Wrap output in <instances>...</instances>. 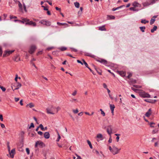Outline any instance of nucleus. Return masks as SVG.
Instances as JSON below:
<instances>
[{"label":"nucleus","instance_id":"f257e3e1","mask_svg":"<svg viewBox=\"0 0 159 159\" xmlns=\"http://www.w3.org/2000/svg\"><path fill=\"white\" fill-rule=\"evenodd\" d=\"M139 95L140 97L143 98H150V95L149 94L146 93L143 90H140L139 92Z\"/></svg>","mask_w":159,"mask_h":159},{"label":"nucleus","instance_id":"f03ea898","mask_svg":"<svg viewBox=\"0 0 159 159\" xmlns=\"http://www.w3.org/2000/svg\"><path fill=\"white\" fill-rule=\"evenodd\" d=\"M120 148H118L115 146H113V149L111 152L113 155H115L118 153L120 151Z\"/></svg>","mask_w":159,"mask_h":159},{"label":"nucleus","instance_id":"7ed1b4c3","mask_svg":"<svg viewBox=\"0 0 159 159\" xmlns=\"http://www.w3.org/2000/svg\"><path fill=\"white\" fill-rule=\"evenodd\" d=\"M47 112L48 114H54L55 113V107H52L51 108H47Z\"/></svg>","mask_w":159,"mask_h":159},{"label":"nucleus","instance_id":"20e7f679","mask_svg":"<svg viewBox=\"0 0 159 159\" xmlns=\"http://www.w3.org/2000/svg\"><path fill=\"white\" fill-rule=\"evenodd\" d=\"M39 23L43 24V25H45L47 26H49L51 25V23L48 20H40L39 21Z\"/></svg>","mask_w":159,"mask_h":159},{"label":"nucleus","instance_id":"39448f33","mask_svg":"<svg viewBox=\"0 0 159 159\" xmlns=\"http://www.w3.org/2000/svg\"><path fill=\"white\" fill-rule=\"evenodd\" d=\"M31 1H30L29 0H25L24 3H23V5L24 6V9L25 11H26V7L25 3L27 5L28 7H30L31 5Z\"/></svg>","mask_w":159,"mask_h":159},{"label":"nucleus","instance_id":"423d86ee","mask_svg":"<svg viewBox=\"0 0 159 159\" xmlns=\"http://www.w3.org/2000/svg\"><path fill=\"white\" fill-rule=\"evenodd\" d=\"M36 48V47L35 45H31L29 51V53L31 54H32L35 51Z\"/></svg>","mask_w":159,"mask_h":159},{"label":"nucleus","instance_id":"0eeeda50","mask_svg":"<svg viewBox=\"0 0 159 159\" xmlns=\"http://www.w3.org/2000/svg\"><path fill=\"white\" fill-rule=\"evenodd\" d=\"M14 51V50L11 51L6 50L4 52L3 55V57H5L6 56H8L10 54H11Z\"/></svg>","mask_w":159,"mask_h":159},{"label":"nucleus","instance_id":"6e6552de","mask_svg":"<svg viewBox=\"0 0 159 159\" xmlns=\"http://www.w3.org/2000/svg\"><path fill=\"white\" fill-rule=\"evenodd\" d=\"M25 25H29L31 26L35 27L36 26V24L35 22H34L32 21H30L29 19V21H27V23H25Z\"/></svg>","mask_w":159,"mask_h":159},{"label":"nucleus","instance_id":"1a4fd4ad","mask_svg":"<svg viewBox=\"0 0 159 159\" xmlns=\"http://www.w3.org/2000/svg\"><path fill=\"white\" fill-rule=\"evenodd\" d=\"M107 132L111 136L112 133V129L111 125H109L107 127Z\"/></svg>","mask_w":159,"mask_h":159},{"label":"nucleus","instance_id":"9d476101","mask_svg":"<svg viewBox=\"0 0 159 159\" xmlns=\"http://www.w3.org/2000/svg\"><path fill=\"white\" fill-rule=\"evenodd\" d=\"M97 61L104 65H106L107 63V61L103 59H100L98 60Z\"/></svg>","mask_w":159,"mask_h":159},{"label":"nucleus","instance_id":"9b49d317","mask_svg":"<svg viewBox=\"0 0 159 159\" xmlns=\"http://www.w3.org/2000/svg\"><path fill=\"white\" fill-rule=\"evenodd\" d=\"M15 153V149H12L11 151L10 152L9 151V154L10 156L11 157L13 158L14 157V155Z\"/></svg>","mask_w":159,"mask_h":159},{"label":"nucleus","instance_id":"f8f14e48","mask_svg":"<svg viewBox=\"0 0 159 159\" xmlns=\"http://www.w3.org/2000/svg\"><path fill=\"white\" fill-rule=\"evenodd\" d=\"M144 101L152 103H154L155 102L157 101V100H153L149 99H145L144 100Z\"/></svg>","mask_w":159,"mask_h":159},{"label":"nucleus","instance_id":"ddd939ff","mask_svg":"<svg viewBox=\"0 0 159 159\" xmlns=\"http://www.w3.org/2000/svg\"><path fill=\"white\" fill-rule=\"evenodd\" d=\"M17 85H16V88L14 89H13V86L12 87V89L14 91L15 90H17V89H18L21 86V84L20 83L18 82V83H17Z\"/></svg>","mask_w":159,"mask_h":159},{"label":"nucleus","instance_id":"4468645a","mask_svg":"<svg viewBox=\"0 0 159 159\" xmlns=\"http://www.w3.org/2000/svg\"><path fill=\"white\" fill-rule=\"evenodd\" d=\"M44 137L46 139H48L50 137V134L48 132H46L44 134Z\"/></svg>","mask_w":159,"mask_h":159},{"label":"nucleus","instance_id":"2eb2a0df","mask_svg":"<svg viewBox=\"0 0 159 159\" xmlns=\"http://www.w3.org/2000/svg\"><path fill=\"white\" fill-rule=\"evenodd\" d=\"M132 5L134 7H140L141 6V5L138 3L137 2H134L132 4Z\"/></svg>","mask_w":159,"mask_h":159},{"label":"nucleus","instance_id":"dca6fc26","mask_svg":"<svg viewBox=\"0 0 159 159\" xmlns=\"http://www.w3.org/2000/svg\"><path fill=\"white\" fill-rule=\"evenodd\" d=\"M21 19L22 20V23L24 24L25 23H27V21H29V19L27 18H21Z\"/></svg>","mask_w":159,"mask_h":159},{"label":"nucleus","instance_id":"f3484780","mask_svg":"<svg viewBox=\"0 0 159 159\" xmlns=\"http://www.w3.org/2000/svg\"><path fill=\"white\" fill-rule=\"evenodd\" d=\"M151 109H149L148 111L146 113L145 115L146 116L149 117L151 114Z\"/></svg>","mask_w":159,"mask_h":159},{"label":"nucleus","instance_id":"a211bd4d","mask_svg":"<svg viewBox=\"0 0 159 159\" xmlns=\"http://www.w3.org/2000/svg\"><path fill=\"white\" fill-rule=\"evenodd\" d=\"M13 60L16 62H17L20 60V57L18 56H16L14 57L13 58Z\"/></svg>","mask_w":159,"mask_h":159},{"label":"nucleus","instance_id":"6ab92c4d","mask_svg":"<svg viewBox=\"0 0 159 159\" xmlns=\"http://www.w3.org/2000/svg\"><path fill=\"white\" fill-rule=\"evenodd\" d=\"M118 73L122 77L124 76L125 75V73L123 71H118Z\"/></svg>","mask_w":159,"mask_h":159},{"label":"nucleus","instance_id":"aec40b11","mask_svg":"<svg viewBox=\"0 0 159 159\" xmlns=\"http://www.w3.org/2000/svg\"><path fill=\"white\" fill-rule=\"evenodd\" d=\"M99 30L101 31H105L106 29L105 28V26L103 25L101 26H99Z\"/></svg>","mask_w":159,"mask_h":159},{"label":"nucleus","instance_id":"412c9836","mask_svg":"<svg viewBox=\"0 0 159 159\" xmlns=\"http://www.w3.org/2000/svg\"><path fill=\"white\" fill-rule=\"evenodd\" d=\"M84 55H85L86 56L91 57L93 58L94 57H95L94 55H91V54L89 53L88 52H85L84 53Z\"/></svg>","mask_w":159,"mask_h":159},{"label":"nucleus","instance_id":"4be33fe9","mask_svg":"<svg viewBox=\"0 0 159 159\" xmlns=\"http://www.w3.org/2000/svg\"><path fill=\"white\" fill-rule=\"evenodd\" d=\"M17 2H18V7L19 8L21 11H22L23 10V7L21 3L19 1H18Z\"/></svg>","mask_w":159,"mask_h":159},{"label":"nucleus","instance_id":"5701e85b","mask_svg":"<svg viewBox=\"0 0 159 159\" xmlns=\"http://www.w3.org/2000/svg\"><path fill=\"white\" fill-rule=\"evenodd\" d=\"M40 128H41V130H42L43 131H44L45 130H46L47 129V127H45L44 128L43 127V126L42 124H40L39 125Z\"/></svg>","mask_w":159,"mask_h":159},{"label":"nucleus","instance_id":"b1692460","mask_svg":"<svg viewBox=\"0 0 159 159\" xmlns=\"http://www.w3.org/2000/svg\"><path fill=\"white\" fill-rule=\"evenodd\" d=\"M97 138L99 139H100L101 140H102L103 139V136L102 134H99L97 135Z\"/></svg>","mask_w":159,"mask_h":159},{"label":"nucleus","instance_id":"393cba45","mask_svg":"<svg viewBox=\"0 0 159 159\" xmlns=\"http://www.w3.org/2000/svg\"><path fill=\"white\" fill-rule=\"evenodd\" d=\"M157 26L156 25L154 26L153 28L151 30V32L152 33H153L154 31H156L157 30Z\"/></svg>","mask_w":159,"mask_h":159},{"label":"nucleus","instance_id":"a878e982","mask_svg":"<svg viewBox=\"0 0 159 159\" xmlns=\"http://www.w3.org/2000/svg\"><path fill=\"white\" fill-rule=\"evenodd\" d=\"M158 129L156 128L152 131V134H155L157 133L158 132Z\"/></svg>","mask_w":159,"mask_h":159},{"label":"nucleus","instance_id":"bb28decb","mask_svg":"<svg viewBox=\"0 0 159 159\" xmlns=\"http://www.w3.org/2000/svg\"><path fill=\"white\" fill-rule=\"evenodd\" d=\"M129 9L130 10L133 11H139L138 9H136L135 7H131Z\"/></svg>","mask_w":159,"mask_h":159},{"label":"nucleus","instance_id":"cd10ccee","mask_svg":"<svg viewBox=\"0 0 159 159\" xmlns=\"http://www.w3.org/2000/svg\"><path fill=\"white\" fill-rule=\"evenodd\" d=\"M139 29L142 32H143L145 31L144 30L146 29V27L145 26H141L139 27Z\"/></svg>","mask_w":159,"mask_h":159},{"label":"nucleus","instance_id":"c85d7f7f","mask_svg":"<svg viewBox=\"0 0 159 159\" xmlns=\"http://www.w3.org/2000/svg\"><path fill=\"white\" fill-rule=\"evenodd\" d=\"M141 22L142 23L145 24L147 23H148V20H146L145 19H142L141 20Z\"/></svg>","mask_w":159,"mask_h":159},{"label":"nucleus","instance_id":"c756f323","mask_svg":"<svg viewBox=\"0 0 159 159\" xmlns=\"http://www.w3.org/2000/svg\"><path fill=\"white\" fill-rule=\"evenodd\" d=\"M74 5L75 7L77 8H79L80 7V4L79 2H76L74 3Z\"/></svg>","mask_w":159,"mask_h":159},{"label":"nucleus","instance_id":"7c9ffc66","mask_svg":"<svg viewBox=\"0 0 159 159\" xmlns=\"http://www.w3.org/2000/svg\"><path fill=\"white\" fill-rule=\"evenodd\" d=\"M61 51H64L66 50V48L64 47H62L59 48Z\"/></svg>","mask_w":159,"mask_h":159},{"label":"nucleus","instance_id":"2f4dec72","mask_svg":"<svg viewBox=\"0 0 159 159\" xmlns=\"http://www.w3.org/2000/svg\"><path fill=\"white\" fill-rule=\"evenodd\" d=\"M87 143H88V144L89 145L90 148L91 149H92L93 147H92V145L91 144V142L89 140H87Z\"/></svg>","mask_w":159,"mask_h":159},{"label":"nucleus","instance_id":"473e14b6","mask_svg":"<svg viewBox=\"0 0 159 159\" xmlns=\"http://www.w3.org/2000/svg\"><path fill=\"white\" fill-rule=\"evenodd\" d=\"M110 107L111 110H114V109L115 108V106L113 104H110Z\"/></svg>","mask_w":159,"mask_h":159},{"label":"nucleus","instance_id":"72a5a7b5","mask_svg":"<svg viewBox=\"0 0 159 159\" xmlns=\"http://www.w3.org/2000/svg\"><path fill=\"white\" fill-rule=\"evenodd\" d=\"M124 6H120L119 7H117V8H113L112 9V10L113 11H115L116 10H118L119 8H121V7H122Z\"/></svg>","mask_w":159,"mask_h":159},{"label":"nucleus","instance_id":"f704fd0d","mask_svg":"<svg viewBox=\"0 0 159 159\" xmlns=\"http://www.w3.org/2000/svg\"><path fill=\"white\" fill-rule=\"evenodd\" d=\"M155 20L154 19H152L150 21V24L152 25V24L154 23V22L155 21Z\"/></svg>","mask_w":159,"mask_h":159},{"label":"nucleus","instance_id":"c9c22d12","mask_svg":"<svg viewBox=\"0 0 159 159\" xmlns=\"http://www.w3.org/2000/svg\"><path fill=\"white\" fill-rule=\"evenodd\" d=\"M57 24L59 25H67V24L66 23H61L59 22H57Z\"/></svg>","mask_w":159,"mask_h":159},{"label":"nucleus","instance_id":"e433bc0d","mask_svg":"<svg viewBox=\"0 0 159 159\" xmlns=\"http://www.w3.org/2000/svg\"><path fill=\"white\" fill-rule=\"evenodd\" d=\"M28 105L30 107L32 108V107H34V104L32 103H30Z\"/></svg>","mask_w":159,"mask_h":159},{"label":"nucleus","instance_id":"4c0bfd02","mask_svg":"<svg viewBox=\"0 0 159 159\" xmlns=\"http://www.w3.org/2000/svg\"><path fill=\"white\" fill-rule=\"evenodd\" d=\"M70 101L72 102H78L77 100L76 99L72 98L71 100H70Z\"/></svg>","mask_w":159,"mask_h":159},{"label":"nucleus","instance_id":"58836bf2","mask_svg":"<svg viewBox=\"0 0 159 159\" xmlns=\"http://www.w3.org/2000/svg\"><path fill=\"white\" fill-rule=\"evenodd\" d=\"M37 142H39L38 143V145H40L41 146H43V145L44 144V143L41 141H37Z\"/></svg>","mask_w":159,"mask_h":159},{"label":"nucleus","instance_id":"ea45409f","mask_svg":"<svg viewBox=\"0 0 159 159\" xmlns=\"http://www.w3.org/2000/svg\"><path fill=\"white\" fill-rule=\"evenodd\" d=\"M100 110L101 111V114L103 116H105V112L103 111L102 110V109H100Z\"/></svg>","mask_w":159,"mask_h":159},{"label":"nucleus","instance_id":"a19ab883","mask_svg":"<svg viewBox=\"0 0 159 159\" xmlns=\"http://www.w3.org/2000/svg\"><path fill=\"white\" fill-rule=\"evenodd\" d=\"M82 61L83 62V64H84L85 66H86V67H88V65L87 63H86V62L83 59L82 60Z\"/></svg>","mask_w":159,"mask_h":159},{"label":"nucleus","instance_id":"79ce46f5","mask_svg":"<svg viewBox=\"0 0 159 159\" xmlns=\"http://www.w3.org/2000/svg\"><path fill=\"white\" fill-rule=\"evenodd\" d=\"M56 110V111H55L56 113H57L58 111L61 109V108L60 107H58L56 108L55 107V110Z\"/></svg>","mask_w":159,"mask_h":159},{"label":"nucleus","instance_id":"37998d69","mask_svg":"<svg viewBox=\"0 0 159 159\" xmlns=\"http://www.w3.org/2000/svg\"><path fill=\"white\" fill-rule=\"evenodd\" d=\"M83 7H80V11H79L78 12V14H81V13H82V12L83 11Z\"/></svg>","mask_w":159,"mask_h":159},{"label":"nucleus","instance_id":"c03bdc74","mask_svg":"<svg viewBox=\"0 0 159 159\" xmlns=\"http://www.w3.org/2000/svg\"><path fill=\"white\" fill-rule=\"evenodd\" d=\"M0 88L3 92L5 91L6 90V88H5L1 85H0Z\"/></svg>","mask_w":159,"mask_h":159},{"label":"nucleus","instance_id":"a18cd8bd","mask_svg":"<svg viewBox=\"0 0 159 159\" xmlns=\"http://www.w3.org/2000/svg\"><path fill=\"white\" fill-rule=\"evenodd\" d=\"M133 86L134 87H135L136 88H138V89L141 88V86H140V85H134Z\"/></svg>","mask_w":159,"mask_h":159},{"label":"nucleus","instance_id":"49530a36","mask_svg":"<svg viewBox=\"0 0 159 159\" xmlns=\"http://www.w3.org/2000/svg\"><path fill=\"white\" fill-rule=\"evenodd\" d=\"M2 49L1 46H0V56H2Z\"/></svg>","mask_w":159,"mask_h":159},{"label":"nucleus","instance_id":"de8ad7c7","mask_svg":"<svg viewBox=\"0 0 159 159\" xmlns=\"http://www.w3.org/2000/svg\"><path fill=\"white\" fill-rule=\"evenodd\" d=\"M58 138L56 140L57 142H58L59 141V140L61 139V136L60 135V134H58Z\"/></svg>","mask_w":159,"mask_h":159},{"label":"nucleus","instance_id":"09e8293b","mask_svg":"<svg viewBox=\"0 0 159 159\" xmlns=\"http://www.w3.org/2000/svg\"><path fill=\"white\" fill-rule=\"evenodd\" d=\"M10 18L11 19H16V18H17V17L16 16H14L12 15H10Z\"/></svg>","mask_w":159,"mask_h":159},{"label":"nucleus","instance_id":"8fccbe9b","mask_svg":"<svg viewBox=\"0 0 159 159\" xmlns=\"http://www.w3.org/2000/svg\"><path fill=\"white\" fill-rule=\"evenodd\" d=\"M77 93V91L76 90H75L73 93L72 94V95L75 96L76 95Z\"/></svg>","mask_w":159,"mask_h":159},{"label":"nucleus","instance_id":"3c124183","mask_svg":"<svg viewBox=\"0 0 159 159\" xmlns=\"http://www.w3.org/2000/svg\"><path fill=\"white\" fill-rule=\"evenodd\" d=\"M73 112L75 113V114H76V113H77L79 111H78V109H76V110H73Z\"/></svg>","mask_w":159,"mask_h":159},{"label":"nucleus","instance_id":"603ef678","mask_svg":"<svg viewBox=\"0 0 159 159\" xmlns=\"http://www.w3.org/2000/svg\"><path fill=\"white\" fill-rule=\"evenodd\" d=\"M155 123L154 122H151L150 123V125L151 127H154V126L152 125H154Z\"/></svg>","mask_w":159,"mask_h":159},{"label":"nucleus","instance_id":"864d4df0","mask_svg":"<svg viewBox=\"0 0 159 159\" xmlns=\"http://www.w3.org/2000/svg\"><path fill=\"white\" fill-rule=\"evenodd\" d=\"M31 127H33V128L34 127V125L33 123H31L30 125V127H29V128L30 129Z\"/></svg>","mask_w":159,"mask_h":159},{"label":"nucleus","instance_id":"5fc2aeb1","mask_svg":"<svg viewBox=\"0 0 159 159\" xmlns=\"http://www.w3.org/2000/svg\"><path fill=\"white\" fill-rule=\"evenodd\" d=\"M26 152L28 154H30V150L29 148H27L26 149Z\"/></svg>","mask_w":159,"mask_h":159},{"label":"nucleus","instance_id":"6e6d98bb","mask_svg":"<svg viewBox=\"0 0 159 159\" xmlns=\"http://www.w3.org/2000/svg\"><path fill=\"white\" fill-rule=\"evenodd\" d=\"M44 2H48L49 5H52V2H49V1L48 0H46V1H44Z\"/></svg>","mask_w":159,"mask_h":159},{"label":"nucleus","instance_id":"4d7b16f0","mask_svg":"<svg viewBox=\"0 0 159 159\" xmlns=\"http://www.w3.org/2000/svg\"><path fill=\"white\" fill-rule=\"evenodd\" d=\"M0 120L2 121H3V116L1 114L0 115Z\"/></svg>","mask_w":159,"mask_h":159},{"label":"nucleus","instance_id":"13d9d810","mask_svg":"<svg viewBox=\"0 0 159 159\" xmlns=\"http://www.w3.org/2000/svg\"><path fill=\"white\" fill-rule=\"evenodd\" d=\"M42 7L44 8V10L45 11H48V9L45 7L43 6H42Z\"/></svg>","mask_w":159,"mask_h":159},{"label":"nucleus","instance_id":"bf43d9fd","mask_svg":"<svg viewBox=\"0 0 159 159\" xmlns=\"http://www.w3.org/2000/svg\"><path fill=\"white\" fill-rule=\"evenodd\" d=\"M71 51H74L75 52H77V50L76 49L74 48H71Z\"/></svg>","mask_w":159,"mask_h":159},{"label":"nucleus","instance_id":"052dcab7","mask_svg":"<svg viewBox=\"0 0 159 159\" xmlns=\"http://www.w3.org/2000/svg\"><path fill=\"white\" fill-rule=\"evenodd\" d=\"M103 87H104V88H105V89H107V85L106 84H105V83H103Z\"/></svg>","mask_w":159,"mask_h":159},{"label":"nucleus","instance_id":"680f3d73","mask_svg":"<svg viewBox=\"0 0 159 159\" xmlns=\"http://www.w3.org/2000/svg\"><path fill=\"white\" fill-rule=\"evenodd\" d=\"M38 133L40 135H42L43 134V132L40 131H38Z\"/></svg>","mask_w":159,"mask_h":159},{"label":"nucleus","instance_id":"e2e57ef3","mask_svg":"<svg viewBox=\"0 0 159 159\" xmlns=\"http://www.w3.org/2000/svg\"><path fill=\"white\" fill-rule=\"evenodd\" d=\"M54 48L53 47H48L47 48V50H50Z\"/></svg>","mask_w":159,"mask_h":159},{"label":"nucleus","instance_id":"0e129e2a","mask_svg":"<svg viewBox=\"0 0 159 159\" xmlns=\"http://www.w3.org/2000/svg\"><path fill=\"white\" fill-rule=\"evenodd\" d=\"M77 62L79 63H80L82 65H83V62H81L79 60H77Z\"/></svg>","mask_w":159,"mask_h":159},{"label":"nucleus","instance_id":"69168bd1","mask_svg":"<svg viewBox=\"0 0 159 159\" xmlns=\"http://www.w3.org/2000/svg\"><path fill=\"white\" fill-rule=\"evenodd\" d=\"M19 99H20L19 98H15V102H18L19 100Z\"/></svg>","mask_w":159,"mask_h":159},{"label":"nucleus","instance_id":"338daca9","mask_svg":"<svg viewBox=\"0 0 159 159\" xmlns=\"http://www.w3.org/2000/svg\"><path fill=\"white\" fill-rule=\"evenodd\" d=\"M0 124L1 125V127H2V128H5V126L4 124L2 123H1Z\"/></svg>","mask_w":159,"mask_h":159},{"label":"nucleus","instance_id":"774afa93","mask_svg":"<svg viewBox=\"0 0 159 159\" xmlns=\"http://www.w3.org/2000/svg\"><path fill=\"white\" fill-rule=\"evenodd\" d=\"M112 139L111 138V137H110V138H109V140H108V142L109 143H111L112 142Z\"/></svg>","mask_w":159,"mask_h":159}]
</instances>
